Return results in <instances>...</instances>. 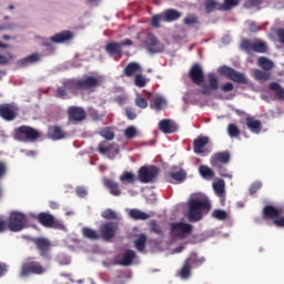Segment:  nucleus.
<instances>
[{"label": "nucleus", "instance_id": "nucleus-1", "mask_svg": "<svg viewBox=\"0 0 284 284\" xmlns=\"http://www.w3.org/2000/svg\"><path fill=\"white\" fill-rule=\"evenodd\" d=\"M210 200H207L205 195L200 194L196 196H192L189 200V221H201V219H203V212H210Z\"/></svg>", "mask_w": 284, "mask_h": 284}, {"label": "nucleus", "instance_id": "nucleus-2", "mask_svg": "<svg viewBox=\"0 0 284 284\" xmlns=\"http://www.w3.org/2000/svg\"><path fill=\"white\" fill-rule=\"evenodd\" d=\"M192 234V225L185 222H174L171 224V240L170 243L187 239Z\"/></svg>", "mask_w": 284, "mask_h": 284}, {"label": "nucleus", "instance_id": "nucleus-3", "mask_svg": "<svg viewBox=\"0 0 284 284\" xmlns=\"http://www.w3.org/2000/svg\"><path fill=\"white\" fill-rule=\"evenodd\" d=\"M74 39V32L70 30H63L50 38L43 39L42 43L48 50H54V45L52 43H68Z\"/></svg>", "mask_w": 284, "mask_h": 284}, {"label": "nucleus", "instance_id": "nucleus-4", "mask_svg": "<svg viewBox=\"0 0 284 284\" xmlns=\"http://www.w3.org/2000/svg\"><path fill=\"white\" fill-rule=\"evenodd\" d=\"M28 217L21 212H12L9 216V230L11 232H21L26 229Z\"/></svg>", "mask_w": 284, "mask_h": 284}, {"label": "nucleus", "instance_id": "nucleus-5", "mask_svg": "<svg viewBox=\"0 0 284 284\" xmlns=\"http://www.w3.org/2000/svg\"><path fill=\"white\" fill-rule=\"evenodd\" d=\"M263 214L265 219H271L276 227H284V216H281L283 214L281 207L267 205L264 207Z\"/></svg>", "mask_w": 284, "mask_h": 284}, {"label": "nucleus", "instance_id": "nucleus-6", "mask_svg": "<svg viewBox=\"0 0 284 284\" xmlns=\"http://www.w3.org/2000/svg\"><path fill=\"white\" fill-rule=\"evenodd\" d=\"M29 216L32 219H38L39 223L44 227H57L58 230H63V222L54 221V216L50 215L49 213H40L38 216L33 213H30Z\"/></svg>", "mask_w": 284, "mask_h": 284}, {"label": "nucleus", "instance_id": "nucleus-7", "mask_svg": "<svg viewBox=\"0 0 284 284\" xmlns=\"http://www.w3.org/2000/svg\"><path fill=\"white\" fill-rule=\"evenodd\" d=\"M71 85L78 89L92 90V88H99L101 85V77H87L82 80L71 81Z\"/></svg>", "mask_w": 284, "mask_h": 284}, {"label": "nucleus", "instance_id": "nucleus-8", "mask_svg": "<svg viewBox=\"0 0 284 284\" xmlns=\"http://www.w3.org/2000/svg\"><path fill=\"white\" fill-rule=\"evenodd\" d=\"M242 50L245 52H266L267 44L263 40H243L241 43Z\"/></svg>", "mask_w": 284, "mask_h": 284}, {"label": "nucleus", "instance_id": "nucleus-9", "mask_svg": "<svg viewBox=\"0 0 284 284\" xmlns=\"http://www.w3.org/2000/svg\"><path fill=\"white\" fill-rule=\"evenodd\" d=\"M139 180L141 183H152L159 176V168L156 166H142L139 170Z\"/></svg>", "mask_w": 284, "mask_h": 284}, {"label": "nucleus", "instance_id": "nucleus-10", "mask_svg": "<svg viewBox=\"0 0 284 284\" xmlns=\"http://www.w3.org/2000/svg\"><path fill=\"white\" fill-rule=\"evenodd\" d=\"M48 268L41 266L39 262H29L22 264L20 276H29V274H45Z\"/></svg>", "mask_w": 284, "mask_h": 284}, {"label": "nucleus", "instance_id": "nucleus-11", "mask_svg": "<svg viewBox=\"0 0 284 284\" xmlns=\"http://www.w3.org/2000/svg\"><path fill=\"white\" fill-rule=\"evenodd\" d=\"M220 74H223L224 77H227L229 79H231V81H235V83H245L246 79L245 75H243V73L229 68V67H221L219 69Z\"/></svg>", "mask_w": 284, "mask_h": 284}, {"label": "nucleus", "instance_id": "nucleus-12", "mask_svg": "<svg viewBox=\"0 0 284 284\" xmlns=\"http://www.w3.org/2000/svg\"><path fill=\"white\" fill-rule=\"evenodd\" d=\"M144 45L150 54H156V52H163V44L159 42V39L154 34L149 33L144 41Z\"/></svg>", "mask_w": 284, "mask_h": 284}, {"label": "nucleus", "instance_id": "nucleus-13", "mask_svg": "<svg viewBox=\"0 0 284 284\" xmlns=\"http://www.w3.org/2000/svg\"><path fill=\"white\" fill-rule=\"evenodd\" d=\"M100 154L108 156L109 159H114L119 154V145L108 144V142H102L98 148Z\"/></svg>", "mask_w": 284, "mask_h": 284}, {"label": "nucleus", "instance_id": "nucleus-14", "mask_svg": "<svg viewBox=\"0 0 284 284\" xmlns=\"http://www.w3.org/2000/svg\"><path fill=\"white\" fill-rule=\"evenodd\" d=\"M118 265H123L124 267L130 266L131 263H136V252L128 250L123 254H120L115 258Z\"/></svg>", "mask_w": 284, "mask_h": 284}, {"label": "nucleus", "instance_id": "nucleus-15", "mask_svg": "<svg viewBox=\"0 0 284 284\" xmlns=\"http://www.w3.org/2000/svg\"><path fill=\"white\" fill-rule=\"evenodd\" d=\"M209 85L203 84L202 89L200 90L201 94H205L210 97L212 94V90H219V78L215 73H209Z\"/></svg>", "mask_w": 284, "mask_h": 284}, {"label": "nucleus", "instance_id": "nucleus-16", "mask_svg": "<svg viewBox=\"0 0 284 284\" xmlns=\"http://www.w3.org/2000/svg\"><path fill=\"white\" fill-rule=\"evenodd\" d=\"M189 74L192 83H195V85H203V81L205 80V75H203V68L199 64H194Z\"/></svg>", "mask_w": 284, "mask_h": 284}, {"label": "nucleus", "instance_id": "nucleus-17", "mask_svg": "<svg viewBox=\"0 0 284 284\" xmlns=\"http://www.w3.org/2000/svg\"><path fill=\"white\" fill-rule=\"evenodd\" d=\"M225 163H230V153L227 152H220L211 158V165L213 168L221 169Z\"/></svg>", "mask_w": 284, "mask_h": 284}, {"label": "nucleus", "instance_id": "nucleus-18", "mask_svg": "<svg viewBox=\"0 0 284 284\" xmlns=\"http://www.w3.org/2000/svg\"><path fill=\"white\" fill-rule=\"evenodd\" d=\"M118 226L115 223L109 222L101 226L100 232L104 241H110L114 239V234H116Z\"/></svg>", "mask_w": 284, "mask_h": 284}, {"label": "nucleus", "instance_id": "nucleus-19", "mask_svg": "<svg viewBox=\"0 0 284 284\" xmlns=\"http://www.w3.org/2000/svg\"><path fill=\"white\" fill-rule=\"evenodd\" d=\"M149 101L152 103L154 110L161 111L168 105V101L160 94H150Z\"/></svg>", "mask_w": 284, "mask_h": 284}, {"label": "nucleus", "instance_id": "nucleus-20", "mask_svg": "<svg viewBox=\"0 0 284 284\" xmlns=\"http://www.w3.org/2000/svg\"><path fill=\"white\" fill-rule=\"evenodd\" d=\"M0 116H2L4 121H12L14 116H17V106L10 104L0 106Z\"/></svg>", "mask_w": 284, "mask_h": 284}, {"label": "nucleus", "instance_id": "nucleus-21", "mask_svg": "<svg viewBox=\"0 0 284 284\" xmlns=\"http://www.w3.org/2000/svg\"><path fill=\"white\" fill-rule=\"evenodd\" d=\"M18 132H19L18 136H19V134H21L22 136L28 138L30 141H36V139H39V136H41L39 131H37L30 126H20Z\"/></svg>", "mask_w": 284, "mask_h": 284}, {"label": "nucleus", "instance_id": "nucleus-22", "mask_svg": "<svg viewBox=\"0 0 284 284\" xmlns=\"http://www.w3.org/2000/svg\"><path fill=\"white\" fill-rule=\"evenodd\" d=\"M159 128L164 134H173V132H176V124L172 120H161L159 122Z\"/></svg>", "mask_w": 284, "mask_h": 284}, {"label": "nucleus", "instance_id": "nucleus-23", "mask_svg": "<svg viewBox=\"0 0 284 284\" xmlns=\"http://www.w3.org/2000/svg\"><path fill=\"white\" fill-rule=\"evenodd\" d=\"M210 143V138L200 136L194 140V152L195 154H203L205 152V145Z\"/></svg>", "mask_w": 284, "mask_h": 284}, {"label": "nucleus", "instance_id": "nucleus-24", "mask_svg": "<svg viewBox=\"0 0 284 284\" xmlns=\"http://www.w3.org/2000/svg\"><path fill=\"white\" fill-rule=\"evenodd\" d=\"M70 121H83L85 119V111L81 108L69 109Z\"/></svg>", "mask_w": 284, "mask_h": 284}, {"label": "nucleus", "instance_id": "nucleus-25", "mask_svg": "<svg viewBox=\"0 0 284 284\" xmlns=\"http://www.w3.org/2000/svg\"><path fill=\"white\" fill-rule=\"evenodd\" d=\"M178 19H181V12L174 9H169L162 13V21L166 23H172V21H176Z\"/></svg>", "mask_w": 284, "mask_h": 284}, {"label": "nucleus", "instance_id": "nucleus-26", "mask_svg": "<svg viewBox=\"0 0 284 284\" xmlns=\"http://www.w3.org/2000/svg\"><path fill=\"white\" fill-rule=\"evenodd\" d=\"M104 185H105V187H108V190H109L110 194H112V196H121V189L119 187V183H116L110 179H105Z\"/></svg>", "mask_w": 284, "mask_h": 284}, {"label": "nucleus", "instance_id": "nucleus-27", "mask_svg": "<svg viewBox=\"0 0 284 284\" xmlns=\"http://www.w3.org/2000/svg\"><path fill=\"white\" fill-rule=\"evenodd\" d=\"M34 243L40 250L41 256H48V251L50 250V241L47 239H36Z\"/></svg>", "mask_w": 284, "mask_h": 284}, {"label": "nucleus", "instance_id": "nucleus-28", "mask_svg": "<svg viewBox=\"0 0 284 284\" xmlns=\"http://www.w3.org/2000/svg\"><path fill=\"white\" fill-rule=\"evenodd\" d=\"M246 125L248 130L253 132V134H258L261 132V121L252 116L246 118Z\"/></svg>", "mask_w": 284, "mask_h": 284}, {"label": "nucleus", "instance_id": "nucleus-29", "mask_svg": "<svg viewBox=\"0 0 284 284\" xmlns=\"http://www.w3.org/2000/svg\"><path fill=\"white\" fill-rule=\"evenodd\" d=\"M122 185H134L136 183V175L133 172H124L120 175Z\"/></svg>", "mask_w": 284, "mask_h": 284}, {"label": "nucleus", "instance_id": "nucleus-30", "mask_svg": "<svg viewBox=\"0 0 284 284\" xmlns=\"http://www.w3.org/2000/svg\"><path fill=\"white\" fill-rule=\"evenodd\" d=\"M136 72H143V69H141V64L136 62H131L126 65L124 69L125 77H132L136 74Z\"/></svg>", "mask_w": 284, "mask_h": 284}, {"label": "nucleus", "instance_id": "nucleus-31", "mask_svg": "<svg viewBox=\"0 0 284 284\" xmlns=\"http://www.w3.org/2000/svg\"><path fill=\"white\" fill-rule=\"evenodd\" d=\"M102 219L106 221H121V214L113 211L112 209H106L101 213Z\"/></svg>", "mask_w": 284, "mask_h": 284}, {"label": "nucleus", "instance_id": "nucleus-32", "mask_svg": "<svg viewBox=\"0 0 284 284\" xmlns=\"http://www.w3.org/2000/svg\"><path fill=\"white\" fill-rule=\"evenodd\" d=\"M268 88L272 92H274L276 99H278L280 101H284V89H283V87H281V84H278L276 82H272L268 85Z\"/></svg>", "mask_w": 284, "mask_h": 284}, {"label": "nucleus", "instance_id": "nucleus-33", "mask_svg": "<svg viewBox=\"0 0 284 284\" xmlns=\"http://www.w3.org/2000/svg\"><path fill=\"white\" fill-rule=\"evenodd\" d=\"M42 55L39 53H32L20 61L21 65H32L41 61Z\"/></svg>", "mask_w": 284, "mask_h": 284}, {"label": "nucleus", "instance_id": "nucleus-34", "mask_svg": "<svg viewBox=\"0 0 284 284\" xmlns=\"http://www.w3.org/2000/svg\"><path fill=\"white\" fill-rule=\"evenodd\" d=\"M213 190L216 196H220V199H223V196H225V181L217 180L216 182H213Z\"/></svg>", "mask_w": 284, "mask_h": 284}, {"label": "nucleus", "instance_id": "nucleus-35", "mask_svg": "<svg viewBox=\"0 0 284 284\" xmlns=\"http://www.w3.org/2000/svg\"><path fill=\"white\" fill-rule=\"evenodd\" d=\"M129 214L131 219H134L135 221H148V219H150V214L136 209L130 210Z\"/></svg>", "mask_w": 284, "mask_h": 284}, {"label": "nucleus", "instance_id": "nucleus-36", "mask_svg": "<svg viewBox=\"0 0 284 284\" xmlns=\"http://www.w3.org/2000/svg\"><path fill=\"white\" fill-rule=\"evenodd\" d=\"M49 136L53 141H60V139H65V133L61 131V128L53 126L49 130Z\"/></svg>", "mask_w": 284, "mask_h": 284}, {"label": "nucleus", "instance_id": "nucleus-37", "mask_svg": "<svg viewBox=\"0 0 284 284\" xmlns=\"http://www.w3.org/2000/svg\"><path fill=\"white\" fill-rule=\"evenodd\" d=\"M105 51L110 57H114V54H120L121 52V43L119 42H110L105 45Z\"/></svg>", "mask_w": 284, "mask_h": 284}, {"label": "nucleus", "instance_id": "nucleus-38", "mask_svg": "<svg viewBox=\"0 0 284 284\" xmlns=\"http://www.w3.org/2000/svg\"><path fill=\"white\" fill-rule=\"evenodd\" d=\"M199 172L202 179H205L206 181H212V179H214V171H212L210 166L201 165Z\"/></svg>", "mask_w": 284, "mask_h": 284}, {"label": "nucleus", "instance_id": "nucleus-39", "mask_svg": "<svg viewBox=\"0 0 284 284\" xmlns=\"http://www.w3.org/2000/svg\"><path fill=\"white\" fill-rule=\"evenodd\" d=\"M192 274V266H190V261H185L183 267L181 268L179 276L182 281H186Z\"/></svg>", "mask_w": 284, "mask_h": 284}, {"label": "nucleus", "instance_id": "nucleus-40", "mask_svg": "<svg viewBox=\"0 0 284 284\" xmlns=\"http://www.w3.org/2000/svg\"><path fill=\"white\" fill-rule=\"evenodd\" d=\"M185 171L181 169L180 171L170 174V178L173 180H170V183H174V181L175 183H182V181H185Z\"/></svg>", "mask_w": 284, "mask_h": 284}, {"label": "nucleus", "instance_id": "nucleus-41", "mask_svg": "<svg viewBox=\"0 0 284 284\" xmlns=\"http://www.w3.org/2000/svg\"><path fill=\"white\" fill-rule=\"evenodd\" d=\"M189 261V266L196 267V265H202V263H205L204 257H200L196 255V253H191L190 257L186 260Z\"/></svg>", "mask_w": 284, "mask_h": 284}, {"label": "nucleus", "instance_id": "nucleus-42", "mask_svg": "<svg viewBox=\"0 0 284 284\" xmlns=\"http://www.w3.org/2000/svg\"><path fill=\"white\" fill-rule=\"evenodd\" d=\"M258 65L262 68V70H272L274 68V62L265 57H261L258 59Z\"/></svg>", "mask_w": 284, "mask_h": 284}, {"label": "nucleus", "instance_id": "nucleus-43", "mask_svg": "<svg viewBox=\"0 0 284 284\" xmlns=\"http://www.w3.org/2000/svg\"><path fill=\"white\" fill-rule=\"evenodd\" d=\"M253 77L256 81H261L263 83L270 79V73L255 69L253 70Z\"/></svg>", "mask_w": 284, "mask_h": 284}, {"label": "nucleus", "instance_id": "nucleus-44", "mask_svg": "<svg viewBox=\"0 0 284 284\" xmlns=\"http://www.w3.org/2000/svg\"><path fill=\"white\" fill-rule=\"evenodd\" d=\"M145 241H148V236H145V234H141L139 239L134 241L138 252H143L145 250Z\"/></svg>", "mask_w": 284, "mask_h": 284}, {"label": "nucleus", "instance_id": "nucleus-45", "mask_svg": "<svg viewBox=\"0 0 284 284\" xmlns=\"http://www.w3.org/2000/svg\"><path fill=\"white\" fill-rule=\"evenodd\" d=\"M82 234H83V236H85V239H90L91 241L99 240V233H97V231H94L92 229L84 227L82 230Z\"/></svg>", "mask_w": 284, "mask_h": 284}, {"label": "nucleus", "instance_id": "nucleus-46", "mask_svg": "<svg viewBox=\"0 0 284 284\" xmlns=\"http://www.w3.org/2000/svg\"><path fill=\"white\" fill-rule=\"evenodd\" d=\"M70 88H77V87L73 85L72 82H69L64 87H61L58 89L57 97H61V98L65 97L68 94V90H70V92H74V90Z\"/></svg>", "mask_w": 284, "mask_h": 284}, {"label": "nucleus", "instance_id": "nucleus-47", "mask_svg": "<svg viewBox=\"0 0 284 284\" xmlns=\"http://www.w3.org/2000/svg\"><path fill=\"white\" fill-rule=\"evenodd\" d=\"M212 216L217 221H225L226 219H229L230 214L221 209H217L213 211Z\"/></svg>", "mask_w": 284, "mask_h": 284}, {"label": "nucleus", "instance_id": "nucleus-48", "mask_svg": "<svg viewBox=\"0 0 284 284\" xmlns=\"http://www.w3.org/2000/svg\"><path fill=\"white\" fill-rule=\"evenodd\" d=\"M10 61H14V55L12 53H0V65H8Z\"/></svg>", "mask_w": 284, "mask_h": 284}, {"label": "nucleus", "instance_id": "nucleus-49", "mask_svg": "<svg viewBox=\"0 0 284 284\" xmlns=\"http://www.w3.org/2000/svg\"><path fill=\"white\" fill-rule=\"evenodd\" d=\"M227 133L231 139H236V136L241 134V130H239V126H236V124H229Z\"/></svg>", "mask_w": 284, "mask_h": 284}, {"label": "nucleus", "instance_id": "nucleus-50", "mask_svg": "<svg viewBox=\"0 0 284 284\" xmlns=\"http://www.w3.org/2000/svg\"><path fill=\"white\" fill-rule=\"evenodd\" d=\"M100 135L106 141H112V139H114V131L110 128H105L100 131Z\"/></svg>", "mask_w": 284, "mask_h": 284}, {"label": "nucleus", "instance_id": "nucleus-51", "mask_svg": "<svg viewBox=\"0 0 284 284\" xmlns=\"http://www.w3.org/2000/svg\"><path fill=\"white\" fill-rule=\"evenodd\" d=\"M221 9V7H219V2L215 0H206L205 1V10L206 12H214V10Z\"/></svg>", "mask_w": 284, "mask_h": 284}, {"label": "nucleus", "instance_id": "nucleus-52", "mask_svg": "<svg viewBox=\"0 0 284 284\" xmlns=\"http://www.w3.org/2000/svg\"><path fill=\"white\" fill-rule=\"evenodd\" d=\"M136 134H139V131L136 130L135 126H129L124 130V136L125 139H134V136H136Z\"/></svg>", "mask_w": 284, "mask_h": 284}, {"label": "nucleus", "instance_id": "nucleus-53", "mask_svg": "<svg viewBox=\"0 0 284 284\" xmlns=\"http://www.w3.org/2000/svg\"><path fill=\"white\" fill-rule=\"evenodd\" d=\"M135 105L138 108H141L142 110H145V108H148V100H145V98H143L139 93H136Z\"/></svg>", "mask_w": 284, "mask_h": 284}, {"label": "nucleus", "instance_id": "nucleus-54", "mask_svg": "<svg viewBox=\"0 0 284 284\" xmlns=\"http://www.w3.org/2000/svg\"><path fill=\"white\" fill-rule=\"evenodd\" d=\"M240 0H224V4L222 6V10H232V8H236L239 6Z\"/></svg>", "mask_w": 284, "mask_h": 284}, {"label": "nucleus", "instance_id": "nucleus-55", "mask_svg": "<svg viewBox=\"0 0 284 284\" xmlns=\"http://www.w3.org/2000/svg\"><path fill=\"white\" fill-rule=\"evenodd\" d=\"M146 83H148V80L145 79V77H143L141 74H138L135 77V85L138 88H145Z\"/></svg>", "mask_w": 284, "mask_h": 284}, {"label": "nucleus", "instance_id": "nucleus-56", "mask_svg": "<svg viewBox=\"0 0 284 284\" xmlns=\"http://www.w3.org/2000/svg\"><path fill=\"white\" fill-rule=\"evenodd\" d=\"M161 21H163V13L154 16L151 20V24L153 28H159L161 26Z\"/></svg>", "mask_w": 284, "mask_h": 284}, {"label": "nucleus", "instance_id": "nucleus-57", "mask_svg": "<svg viewBox=\"0 0 284 284\" xmlns=\"http://www.w3.org/2000/svg\"><path fill=\"white\" fill-rule=\"evenodd\" d=\"M261 187H263V184L261 182H254L250 187V193L256 194V192H258V190H261Z\"/></svg>", "mask_w": 284, "mask_h": 284}, {"label": "nucleus", "instance_id": "nucleus-58", "mask_svg": "<svg viewBox=\"0 0 284 284\" xmlns=\"http://www.w3.org/2000/svg\"><path fill=\"white\" fill-rule=\"evenodd\" d=\"M262 0H247L245 3L246 8H256L257 6H261Z\"/></svg>", "mask_w": 284, "mask_h": 284}, {"label": "nucleus", "instance_id": "nucleus-59", "mask_svg": "<svg viewBox=\"0 0 284 284\" xmlns=\"http://www.w3.org/2000/svg\"><path fill=\"white\" fill-rule=\"evenodd\" d=\"M185 26H194L196 23V18L194 16H187L184 18Z\"/></svg>", "mask_w": 284, "mask_h": 284}, {"label": "nucleus", "instance_id": "nucleus-60", "mask_svg": "<svg viewBox=\"0 0 284 284\" xmlns=\"http://www.w3.org/2000/svg\"><path fill=\"white\" fill-rule=\"evenodd\" d=\"M77 194L78 196H80L81 199H83L84 196H88V189L83 187V186H79L77 189Z\"/></svg>", "mask_w": 284, "mask_h": 284}, {"label": "nucleus", "instance_id": "nucleus-61", "mask_svg": "<svg viewBox=\"0 0 284 284\" xmlns=\"http://www.w3.org/2000/svg\"><path fill=\"white\" fill-rule=\"evenodd\" d=\"M222 92H232L234 90V84L232 82H227L221 87Z\"/></svg>", "mask_w": 284, "mask_h": 284}, {"label": "nucleus", "instance_id": "nucleus-62", "mask_svg": "<svg viewBox=\"0 0 284 284\" xmlns=\"http://www.w3.org/2000/svg\"><path fill=\"white\" fill-rule=\"evenodd\" d=\"M183 250H185V244H180L178 247L171 248L170 254H181Z\"/></svg>", "mask_w": 284, "mask_h": 284}, {"label": "nucleus", "instance_id": "nucleus-63", "mask_svg": "<svg viewBox=\"0 0 284 284\" xmlns=\"http://www.w3.org/2000/svg\"><path fill=\"white\" fill-rule=\"evenodd\" d=\"M126 116L130 121H134V119H136V113L132 109H126Z\"/></svg>", "mask_w": 284, "mask_h": 284}, {"label": "nucleus", "instance_id": "nucleus-64", "mask_svg": "<svg viewBox=\"0 0 284 284\" xmlns=\"http://www.w3.org/2000/svg\"><path fill=\"white\" fill-rule=\"evenodd\" d=\"M277 37L280 39V43L284 44V29H278L277 30Z\"/></svg>", "mask_w": 284, "mask_h": 284}]
</instances>
